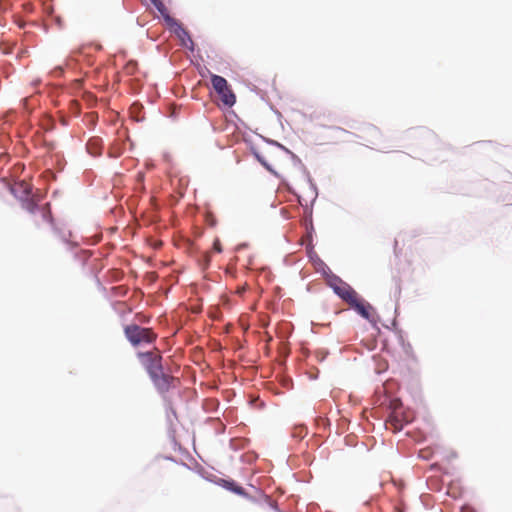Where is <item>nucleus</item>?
Masks as SVG:
<instances>
[{
  "instance_id": "7",
  "label": "nucleus",
  "mask_w": 512,
  "mask_h": 512,
  "mask_svg": "<svg viewBox=\"0 0 512 512\" xmlns=\"http://www.w3.org/2000/svg\"><path fill=\"white\" fill-rule=\"evenodd\" d=\"M335 293L348 304L354 302L358 296V293L346 282L340 285V287H335Z\"/></svg>"
},
{
  "instance_id": "8",
  "label": "nucleus",
  "mask_w": 512,
  "mask_h": 512,
  "mask_svg": "<svg viewBox=\"0 0 512 512\" xmlns=\"http://www.w3.org/2000/svg\"><path fill=\"white\" fill-rule=\"evenodd\" d=\"M153 5L156 7L158 12L162 15V17L164 18V20L167 24L173 25L176 23L175 19L170 16L169 11L162 0L157 1V3H155Z\"/></svg>"
},
{
  "instance_id": "12",
  "label": "nucleus",
  "mask_w": 512,
  "mask_h": 512,
  "mask_svg": "<svg viewBox=\"0 0 512 512\" xmlns=\"http://www.w3.org/2000/svg\"><path fill=\"white\" fill-rule=\"evenodd\" d=\"M343 283L344 281L337 276H334L329 280V286L333 289L334 292L335 287H340V285H342Z\"/></svg>"
},
{
  "instance_id": "13",
  "label": "nucleus",
  "mask_w": 512,
  "mask_h": 512,
  "mask_svg": "<svg viewBox=\"0 0 512 512\" xmlns=\"http://www.w3.org/2000/svg\"><path fill=\"white\" fill-rule=\"evenodd\" d=\"M213 249L218 252V253H221L222 252V246H221V243H220V240L219 239H215L214 240V243H213Z\"/></svg>"
},
{
  "instance_id": "3",
  "label": "nucleus",
  "mask_w": 512,
  "mask_h": 512,
  "mask_svg": "<svg viewBox=\"0 0 512 512\" xmlns=\"http://www.w3.org/2000/svg\"><path fill=\"white\" fill-rule=\"evenodd\" d=\"M211 83L214 90L220 96V100L226 107H232L236 102V96L228 85L227 80L219 75L211 76Z\"/></svg>"
},
{
  "instance_id": "4",
  "label": "nucleus",
  "mask_w": 512,
  "mask_h": 512,
  "mask_svg": "<svg viewBox=\"0 0 512 512\" xmlns=\"http://www.w3.org/2000/svg\"><path fill=\"white\" fill-rule=\"evenodd\" d=\"M138 357L144 360L143 363L149 376L163 370L162 356L158 349L155 348L153 351L138 353Z\"/></svg>"
},
{
  "instance_id": "6",
  "label": "nucleus",
  "mask_w": 512,
  "mask_h": 512,
  "mask_svg": "<svg viewBox=\"0 0 512 512\" xmlns=\"http://www.w3.org/2000/svg\"><path fill=\"white\" fill-rule=\"evenodd\" d=\"M349 306L355 309L358 314L367 320H371L374 315L373 307L361 299L359 295L355 298L354 302L349 304Z\"/></svg>"
},
{
  "instance_id": "9",
  "label": "nucleus",
  "mask_w": 512,
  "mask_h": 512,
  "mask_svg": "<svg viewBox=\"0 0 512 512\" xmlns=\"http://www.w3.org/2000/svg\"><path fill=\"white\" fill-rule=\"evenodd\" d=\"M12 192L16 195L22 193L28 196L31 193V186L25 181H21L12 187Z\"/></svg>"
},
{
  "instance_id": "5",
  "label": "nucleus",
  "mask_w": 512,
  "mask_h": 512,
  "mask_svg": "<svg viewBox=\"0 0 512 512\" xmlns=\"http://www.w3.org/2000/svg\"><path fill=\"white\" fill-rule=\"evenodd\" d=\"M153 384L155 385L156 389L160 393H166L171 388L175 387L176 384L179 382L178 378L173 377L169 374H166L162 371L158 373H154L150 376Z\"/></svg>"
},
{
  "instance_id": "11",
  "label": "nucleus",
  "mask_w": 512,
  "mask_h": 512,
  "mask_svg": "<svg viewBox=\"0 0 512 512\" xmlns=\"http://www.w3.org/2000/svg\"><path fill=\"white\" fill-rule=\"evenodd\" d=\"M386 428L387 429H392L393 432H396L398 430H401L402 429V424L400 422V420L395 417V416H391L387 421H386Z\"/></svg>"
},
{
  "instance_id": "10",
  "label": "nucleus",
  "mask_w": 512,
  "mask_h": 512,
  "mask_svg": "<svg viewBox=\"0 0 512 512\" xmlns=\"http://www.w3.org/2000/svg\"><path fill=\"white\" fill-rule=\"evenodd\" d=\"M222 486L238 495H245L244 489L233 481L222 480Z\"/></svg>"
},
{
  "instance_id": "2",
  "label": "nucleus",
  "mask_w": 512,
  "mask_h": 512,
  "mask_svg": "<svg viewBox=\"0 0 512 512\" xmlns=\"http://www.w3.org/2000/svg\"><path fill=\"white\" fill-rule=\"evenodd\" d=\"M124 333L133 346L150 344L157 338V334L151 328L141 327L137 324L127 325L124 328Z\"/></svg>"
},
{
  "instance_id": "1",
  "label": "nucleus",
  "mask_w": 512,
  "mask_h": 512,
  "mask_svg": "<svg viewBox=\"0 0 512 512\" xmlns=\"http://www.w3.org/2000/svg\"><path fill=\"white\" fill-rule=\"evenodd\" d=\"M22 207L29 212V221L36 229L40 230L47 226H53V218L49 203L38 205L32 200H25L22 203Z\"/></svg>"
}]
</instances>
